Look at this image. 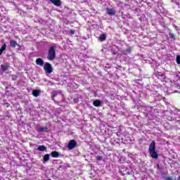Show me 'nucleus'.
<instances>
[{"label":"nucleus","instance_id":"nucleus-1","mask_svg":"<svg viewBox=\"0 0 180 180\" xmlns=\"http://www.w3.org/2000/svg\"><path fill=\"white\" fill-rule=\"evenodd\" d=\"M47 58L49 61H53L56 58V46H51L49 48Z\"/></svg>","mask_w":180,"mask_h":180},{"label":"nucleus","instance_id":"nucleus-23","mask_svg":"<svg viewBox=\"0 0 180 180\" xmlns=\"http://www.w3.org/2000/svg\"><path fill=\"white\" fill-rule=\"evenodd\" d=\"M169 37H172V39H174V34H169Z\"/></svg>","mask_w":180,"mask_h":180},{"label":"nucleus","instance_id":"nucleus-16","mask_svg":"<svg viewBox=\"0 0 180 180\" xmlns=\"http://www.w3.org/2000/svg\"><path fill=\"white\" fill-rule=\"evenodd\" d=\"M5 50H6V44H4L1 48L0 49V56L2 55V53H4V51H5Z\"/></svg>","mask_w":180,"mask_h":180},{"label":"nucleus","instance_id":"nucleus-13","mask_svg":"<svg viewBox=\"0 0 180 180\" xmlns=\"http://www.w3.org/2000/svg\"><path fill=\"white\" fill-rule=\"evenodd\" d=\"M38 131L39 132H42V131H45V132H47L49 131V128H47L46 127H39V129H38Z\"/></svg>","mask_w":180,"mask_h":180},{"label":"nucleus","instance_id":"nucleus-21","mask_svg":"<svg viewBox=\"0 0 180 180\" xmlns=\"http://www.w3.org/2000/svg\"><path fill=\"white\" fill-rule=\"evenodd\" d=\"M102 156H97L96 157V160H97V161H102Z\"/></svg>","mask_w":180,"mask_h":180},{"label":"nucleus","instance_id":"nucleus-17","mask_svg":"<svg viewBox=\"0 0 180 180\" xmlns=\"http://www.w3.org/2000/svg\"><path fill=\"white\" fill-rule=\"evenodd\" d=\"M49 160H50V155L49 154H46L44 156V161H45V162H47V161H49Z\"/></svg>","mask_w":180,"mask_h":180},{"label":"nucleus","instance_id":"nucleus-8","mask_svg":"<svg viewBox=\"0 0 180 180\" xmlns=\"http://www.w3.org/2000/svg\"><path fill=\"white\" fill-rule=\"evenodd\" d=\"M50 1L56 6H61V1L60 0H50Z\"/></svg>","mask_w":180,"mask_h":180},{"label":"nucleus","instance_id":"nucleus-7","mask_svg":"<svg viewBox=\"0 0 180 180\" xmlns=\"http://www.w3.org/2000/svg\"><path fill=\"white\" fill-rule=\"evenodd\" d=\"M93 105L96 108H99V106L102 105V101H101V100H96L93 102Z\"/></svg>","mask_w":180,"mask_h":180},{"label":"nucleus","instance_id":"nucleus-5","mask_svg":"<svg viewBox=\"0 0 180 180\" xmlns=\"http://www.w3.org/2000/svg\"><path fill=\"white\" fill-rule=\"evenodd\" d=\"M107 13L110 16H114V15H116V11L113 8H107Z\"/></svg>","mask_w":180,"mask_h":180},{"label":"nucleus","instance_id":"nucleus-20","mask_svg":"<svg viewBox=\"0 0 180 180\" xmlns=\"http://www.w3.org/2000/svg\"><path fill=\"white\" fill-rule=\"evenodd\" d=\"M176 63H177V64H180V56H177V57H176Z\"/></svg>","mask_w":180,"mask_h":180},{"label":"nucleus","instance_id":"nucleus-15","mask_svg":"<svg viewBox=\"0 0 180 180\" xmlns=\"http://www.w3.org/2000/svg\"><path fill=\"white\" fill-rule=\"evenodd\" d=\"M10 46H11V47H16L18 46V42L15 40H11L10 41Z\"/></svg>","mask_w":180,"mask_h":180},{"label":"nucleus","instance_id":"nucleus-6","mask_svg":"<svg viewBox=\"0 0 180 180\" xmlns=\"http://www.w3.org/2000/svg\"><path fill=\"white\" fill-rule=\"evenodd\" d=\"M36 63L37 65H39L40 67H43V65H44V60H43V59L38 58L36 60Z\"/></svg>","mask_w":180,"mask_h":180},{"label":"nucleus","instance_id":"nucleus-19","mask_svg":"<svg viewBox=\"0 0 180 180\" xmlns=\"http://www.w3.org/2000/svg\"><path fill=\"white\" fill-rule=\"evenodd\" d=\"M1 67L2 71H6V70H8V65H1Z\"/></svg>","mask_w":180,"mask_h":180},{"label":"nucleus","instance_id":"nucleus-9","mask_svg":"<svg viewBox=\"0 0 180 180\" xmlns=\"http://www.w3.org/2000/svg\"><path fill=\"white\" fill-rule=\"evenodd\" d=\"M37 150L38 151H41V152H43V151H47V147H46V146H43V145H40V146H38V148H37Z\"/></svg>","mask_w":180,"mask_h":180},{"label":"nucleus","instance_id":"nucleus-2","mask_svg":"<svg viewBox=\"0 0 180 180\" xmlns=\"http://www.w3.org/2000/svg\"><path fill=\"white\" fill-rule=\"evenodd\" d=\"M44 70L46 74H51L53 72V66L49 63H45Z\"/></svg>","mask_w":180,"mask_h":180},{"label":"nucleus","instance_id":"nucleus-24","mask_svg":"<svg viewBox=\"0 0 180 180\" xmlns=\"http://www.w3.org/2000/svg\"><path fill=\"white\" fill-rule=\"evenodd\" d=\"M166 180H174V179H171V177H167L166 178Z\"/></svg>","mask_w":180,"mask_h":180},{"label":"nucleus","instance_id":"nucleus-22","mask_svg":"<svg viewBox=\"0 0 180 180\" xmlns=\"http://www.w3.org/2000/svg\"><path fill=\"white\" fill-rule=\"evenodd\" d=\"M75 33V31L74 30H70V34H71L72 36V34H74Z\"/></svg>","mask_w":180,"mask_h":180},{"label":"nucleus","instance_id":"nucleus-18","mask_svg":"<svg viewBox=\"0 0 180 180\" xmlns=\"http://www.w3.org/2000/svg\"><path fill=\"white\" fill-rule=\"evenodd\" d=\"M101 41H104V40H106V35L105 34H102L99 37Z\"/></svg>","mask_w":180,"mask_h":180},{"label":"nucleus","instance_id":"nucleus-3","mask_svg":"<svg viewBox=\"0 0 180 180\" xmlns=\"http://www.w3.org/2000/svg\"><path fill=\"white\" fill-rule=\"evenodd\" d=\"M75 147H77V141L74 139L70 140L68 145V148L69 150H73V148H75Z\"/></svg>","mask_w":180,"mask_h":180},{"label":"nucleus","instance_id":"nucleus-11","mask_svg":"<svg viewBox=\"0 0 180 180\" xmlns=\"http://www.w3.org/2000/svg\"><path fill=\"white\" fill-rule=\"evenodd\" d=\"M150 154L152 158H155V160L156 158H158V153H157L155 150L150 152Z\"/></svg>","mask_w":180,"mask_h":180},{"label":"nucleus","instance_id":"nucleus-14","mask_svg":"<svg viewBox=\"0 0 180 180\" xmlns=\"http://www.w3.org/2000/svg\"><path fill=\"white\" fill-rule=\"evenodd\" d=\"M51 156L53 158H58V157H60V153H58L57 151H53L51 152Z\"/></svg>","mask_w":180,"mask_h":180},{"label":"nucleus","instance_id":"nucleus-12","mask_svg":"<svg viewBox=\"0 0 180 180\" xmlns=\"http://www.w3.org/2000/svg\"><path fill=\"white\" fill-rule=\"evenodd\" d=\"M40 92H41L40 90H33L32 95L37 98L40 95Z\"/></svg>","mask_w":180,"mask_h":180},{"label":"nucleus","instance_id":"nucleus-4","mask_svg":"<svg viewBox=\"0 0 180 180\" xmlns=\"http://www.w3.org/2000/svg\"><path fill=\"white\" fill-rule=\"evenodd\" d=\"M155 151V141H153L149 146V153Z\"/></svg>","mask_w":180,"mask_h":180},{"label":"nucleus","instance_id":"nucleus-25","mask_svg":"<svg viewBox=\"0 0 180 180\" xmlns=\"http://www.w3.org/2000/svg\"><path fill=\"white\" fill-rule=\"evenodd\" d=\"M128 53H130V49H127Z\"/></svg>","mask_w":180,"mask_h":180},{"label":"nucleus","instance_id":"nucleus-10","mask_svg":"<svg viewBox=\"0 0 180 180\" xmlns=\"http://www.w3.org/2000/svg\"><path fill=\"white\" fill-rule=\"evenodd\" d=\"M60 94H61V91H53L52 97H51L52 101H54V98H56V96H57V95H60Z\"/></svg>","mask_w":180,"mask_h":180}]
</instances>
